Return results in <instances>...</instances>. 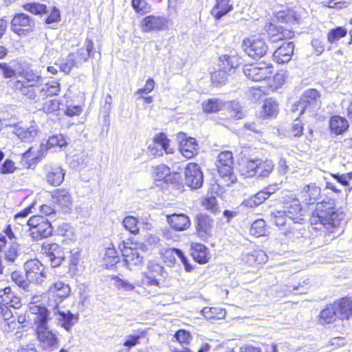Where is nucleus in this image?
Instances as JSON below:
<instances>
[{
    "instance_id": "nucleus-1",
    "label": "nucleus",
    "mask_w": 352,
    "mask_h": 352,
    "mask_svg": "<svg viewBox=\"0 0 352 352\" xmlns=\"http://www.w3.org/2000/svg\"><path fill=\"white\" fill-rule=\"evenodd\" d=\"M70 292L71 289L69 285L60 280L50 285L47 292L48 309L56 316L57 324L68 332L78 320V314L60 309V305L69 296Z\"/></svg>"
},
{
    "instance_id": "nucleus-2",
    "label": "nucleus",
    "mask_w": 352,
    "mask_h": 352,
    "mask_svg": "<svg viewBox=\"0 0 352 352\" xmlns=\"http://www.w3.org/2000/svg\"><path fill=\"white\" fill-rule=\"evenodd\" d=\"M344 214L338 212L329 202L317 203L310 218L312 230L332 234L340 230L339 227L344 219Z\"/></svg>"
},
{
    "instance_id": "nucleus-3",
    "label": "nucleus",
    "mask_w": 352,
    "mask_h": 352,
    "mask_svg": "<svg viewBox=\"0 0 352 352\" xmlns=\"http://www.w3.org/2000/svg\"><path fill=\"white\" fill-rule=\"evenodd\" d=\"M29 311L34 316L32 320L36 325L37 338L42 347L46 351L57 348L58 342L56 335L47 325L50 319L49 309L45 306L32 302L29 304Z\"/></svg>"
},
{
    "instance_id": "nucleus-4",
    "label": "nucleus",
    "mask_w": 352,
    "mask_h": 352,
    "mask_svg": "<svg viewBox=\"0 0 352 352\" xmlns=\"http://www.w3.org/2000/svg\"><path fill=\"white\" fill-rule=\"evenodd\" d=\"M320 104V94L316 89H309L305 90L300 100L294 104L292 111H300L302 114L306 111H314L318 108Z\"/></svg>"
},
{
    "instance_id": "nucleus-5",
    "label": "nucleus",
    "mask_w": 352,
    "mask_h": 352,
    "mask_svg": "<svg viewBox=\"0 0 352 352\" xmlns=\"http://www.w3.org/2000/svg\"><path fill=\"white\" fill-rule=\"evenodd\" d=\"M243 47L245 53L252 58L256 60L265 56L269 47L265 39L260 36H254L243 41Z\"/></svg>"
},
{
    "instance_id": "nucleus-6",
    "label": "nucleus",
    "mask_w": 352,
    "mask_h": 352,
    "mask_svg": "<svg viewBox=\"0 0 352 352\" xmlns=\"http://www.w3.org/2000/svg\"><path fill=\"white\" fill-rule=\"evenodd\" d=\"M283 210L289 221L302 224L304 221L303 210L299 200L294 195L285 196L283 201Z\"/></svg>"
},
{
    "instance_id": "nucleus-7",
    "label": "nucleus",
    "mask_w": 352,
    "mask_h": 352,
    "mask_svg": "<svg viewBox=\"0 0 352 352\" xmlns=\"http://www.w3.org/2000/svg\"><path fill=\"white\" fill-rule=\"evenodd\" d=\"M233 155L228 151H223L218 155L217 167L220 176L227 179L228 182H234L236 179L233 173Z\"/></svg>"
},
{
    "instance_id": "nucleus-8",
    "label": "nucleus",
    "mask_w": 352,
    "mask_h": 352,
    "mask_svg": "<svg viewBox=\"0 0 352 352\" xmlns=\"http://www.w3.org/2000/svg\"><path fill=\"white\" fill-rule=\"evenodd\" d=\"M243 73L248 78L253 81H261L271 77L273 67L270 63H259L254 65H245Z\"/></svg>"
},
{
    "instance_id": "nucleus-9",
    "label": "nucleus",
    "mask_w": 352,
    "mask_h": 352,
    "mask_svg": "<svg viewBox=\"0 0 352 352\" xmlns=\"http://www.w3.org/2000/svg\"><path fill=\"white\" fill-rule=\"evenodd\" d=\"M34 20L23 13L16 14L11 21L12 30L20 36L27 35L33 30Z\"/></svg>"
},
{
    "instance_id": "nucleus-10",
    "label": "nucleus",
    "mask_w": 352,
    "mask_h": 352,
    "mask_svg": "<svg viewBox=\"0 0 352 352\" xmlns=\"http://www.w3.org/2000/svg\"><path fill=\"white\" fill-rule=\"evenodd\" d=\"M204 182L200 166L195 163H189L185 169V183L192 189L199 188Z\"/></svg>"
},
{
    "instance_id": "nucleus-11",
    "label": "nucleus",
    "mask_w": 352,
    "mask_h": 352,
    "mask_svg": "<svg viewBox=\"0 0 352 352\" xmlns=\"http://www.w3.org/2000/svg\"><path fill=\"white\" fill-rule=\"evenodd\" d=\"M42 251L52 267L60 266L65 259V253L63 248L56 243L43 244Z\"/></svg>"
},
{
    "instance_id": "nucleus-12",
    "label": "nucleus",
    "mask_w": 352,
    "mask_h": 352,
    "mask_svg": "<svg viewBox=\"0 0 352 352\" xmlns=\"http://www.w3.org/2000/svg\"><path fill=\"white\" fill-rule=\"evenodd\" d=\"M24 270L29 281L41 283L45 277L44 266L36 259L26 261L24 264Z\"/></svg>"
},
{
    "instance_id": "nucleus-13",
    "label": "nucleus",
    "mask_w": 352,
    "mask_h": 352,
    "mask_svg": "<svg viewBox=\"0 0 352 352\" xmlns=\"http://www.w3.org/2000/svg\"><path fill=\"white\" fill-rule=\"evenodd\" d=\"M45 179L53 186H60L64 181L65 170L56 164H50L45 167Z\"/></svg>"
},
{
    "instance_id": "nucleus-14",
    "label": "nucleus",
    "mask_w": 352,
    "mask_h": 352,
    "mask_svg": "<svg viewBox=\"0 0 352 352\" xmlns=\"http://www.w3.org/2000/svg\"><path fill=\"white\" fill-rule=\"evenodd\" d=\"M52 201L57 204L64 212H69L72 209L73 201L69 192L65 188H58L51 193Z\"/></svg>"
},
{
    "instance_id": "nucleus-15",
    "label": "nucleus",
    "mask_w": 352,
    "mask_h": 352,
    "mask_svg": "<svg viewBox=\"0 0 352 352\" xmlns=\"http://www.w3.org/2000/svg\"><path fill=\"white\" fill-rule=\"evenodd\" d=\"M124 261L129 269L133 266H138L142 263L144 259V252L138 248L124 246L122 250Z\"/></svg>"
},
{
    "instance_id": "nucleus-16",
    "label": "nucleus",
    "mask_w": 352,
    "mask_h": 352,
    "mask_svg": "<svg viewBox=\"0 0 352 352\" xmlns=\"http://www.w3.org/2000/svg\"><path fill=\"white\" fill-rule=\"evenodd\" d=\"M265 30L268 34L269 39L273 43L285 38H291L294 36V32L283 29L282 27L277 26L271 22L265 23Z\"/></svg>"
},
{
    "instance_id": "nucleus-17",
    "label": "nucleus",
    "mask_w": 352,
    "mask_h": 352,
    "mask_svg": "<svg viewBox=\"0 0 352 352\" xmlns=\"http://www.w3.org/2000/svg\"><path fill=\"white\" fill-rule=\"evenodd\" d=\"M177 138L180 140L179 151L184 157L191 159L197 154L198 145L195 138H186L185 133L178 134Z\"/></svg>"
},
{
    "instance_id": "nucleus-18",
    "label": "nucleus",
    "mask_w": 352,
    "mask_h": 352,
    "mask_svg": "<svg viewBox=\"0 0 352 352\" xmlns=\"http://www.w3.org/2000/svg\"><path fill=\"white\" fill-rule=\"evenodd\" d=\"M337 318L340 320L349 319L352 316V298L350 297L342 298L335 300L331 304Z\"/></svg>"
},
{
    "instance_id": "nucleus-19",
    "label": "nucleus",
    "mask_w": 352,
    "mask_h": 352,
    "mask_svg": "<svg viewBox=\"0 0 352 352\" xmlns=\"http://www.w3.org/2000/svg\"><path fill=\"white\" fill-rule=\"evenodd\" d=\"M170 140L163 133L156 134L153 138V144H150L148 148L151 151L156 150L153 154L155 155H162L164 151L166 154L174 153V149L169 146Z\"/></svg>"
},
{
    "instance_id": "nucleus-20",
    "label": "nucleus",
    "mask_w": 352,
    "mask_h": 352,
    "mask_svg": "<svg viewBox=\"0 0 352 352\" xmlns=\"http://www.w3.org/2000/svg\"><path fill=\"white\" fill-rule=\"evenodd\" d=\"M74 55L77 63L80 66L86 63L90 57H93L95 54L94 50V42L89 38L85 40L83 45L78 48L76 52H72Z\"/></svg>"
},
{
    "instance_id": "nucleus-21",
    "label": "nucleus",
    "mask_w": 352,
    "mask_h": 352,
    "mask_svg": "<svg viewBox=\"0 0 352 352\" xmlns=\"http://www.w3.org/2000/svg\"><path fill=\"white\" fill-rule=\"evenodd\" d=\"M294 45L292 42L283 43L272 54L274 60L278 64L288 63L293 55Z\"/></svg>"
},
{
    "instance_id": "nucleus-22",
    "label": "nucleus",
    "mask_w": 352,
    "mask_h": 352,
    "mask_svg": "<svg viewBox=\"0 0 352 352\" xmlns=\"http://www.w3.org/2000/svg\"><path fill=\"white\" fill-rule=\"evenodd\" d=\"M197 231L198 235L203 240H206L212 234L213 221L208 215L199 214L197 217Z\"/></svg>"
},
{
    "instance_id": "nucleus-23",
    "label": "nucleus",
    "mask_w": 352,
    "mask_h": 352,
    "mask_svg": "<svg viewBox=\"0 0 352 352\" xmlns=\"http://www.w3.org/2000/svg\"><path fill=\"white\" fill-rule=\"evenodd\" d=\"M320 188L315 183L307 184L301 190V198L307 204H315L320 197Z\"/></svg>"
},
{
    "instance_id": "nucleus-24",
    "label": "nucleus",
    "mask_w": 352,
    "mask_h": 352,
    "mask_svg": "<svg viewBox=\"0 0 352 352\" xmlns=\"http://www.w3.org/2000/svg\"><path fill=\"white\" fill-rule=\"evenodd\" d=\"M36 84H24L20 80H16L14 84L15 90L19 91L22 95L28 98L34 100L35 102H40Z\"/></svg>"
},
{
    "instance_id": "nucleus-25",
    "label": "nucleus",
    "mask_w": 352,
    "mask_h": 352,
    "mask_svg": "<svg viewBox=\"0 0 352 352\" xmlns=\"http://www.w3.org/2000/svg\"><path fill=\"white\" fill-rule=\"evenodd\" d=\"M167 221L170 227L177 231H183L190 226V221L185 214H172L167 216Z\"/></svg>"
},
{
    "instance_id": "nucleus-26",
    "label": "nucleus",
    "mask_w": 352,
    "mask_h": 352,
    "mask_svg": "<svg viewBox=\"0 0 352 352\" xmlns=\"http://www.w3.org/2000/svg\"><path fill=\"white\" fill-rule=\"evenodd\" d=\"M190 247L191 256L196 262L204 264L208 261L209 252L204 245L199 243H192Z\"/></svg>"
},
{
    "instance_id": "nucleus-27",
    "label": "nucleus",
    "mask_w": 352,
    "mask_h": 352,
    "mask_svg": "<svg viewBox=\"0 0 352 352\" xmlns=\"http://www.w3.org/2000/svg\"><path fill=\"white\" fill-rule=\"evenodd\" d=\"M52 232L53 228L50 222L48 219L44 218L42 223H40L36 228L31 230L30 235L34 240L38 241L50 236L52 235Z\"/></svg>"
},
{
    "instance_id": "nucleus-28",
    "label": "nucleus",
    "mask_w": 352,
    "mask_h": 352,
    "mask_svg": "<svg viewBox=\"0 0 352 352\" xmlns=\"http://www.w3.org/2000/svg\"><path fill=\"white\" fill-rule=\"evenodd\" d=\"M166 20L163 17L148 16L142 21L144 32H150L162 30L165 25Z\"/></svg>"
},
{
    "instance_id": "nucleus-29",
    "label": "nucleus",
    "mask_w": 352,
    "mask_h": 352,
    "mask_svg": "<svg viewBox=\"0 0 352 352\" xmlns=\"http://www.w3.org/2000/svg\"><path fill=\"white\" fill-rule=\"evenodd\" d=\"M60 84L56 81L49 82L37 88L40 101L47 97L58 95L60 92Z\"/></svg>"
},
{
    "instance_id": "nucleus-30",
    "label": "nucleus",
    "mask_w": 352,
    "mask_h": 352,
    "mask_svg": "<svg viewBox=\"0 0 352 352\" xmlns=\"http://www.w3.org/2000/svg\"><path fill=\"white\" fill-rule=\"evenodd\" d=\"M242 260L249 265H254L265 263L267 256L263 250H256L243 254Z\"/></svg>"
},
{
    "instance_id": "nucleus-31",
    "label": "nucleus",
    "mask_w": 352,
    "mask_h": 352,
    "mask_svg": "<svg viewBox=\"0 0 352 352\" xmlns=\"http://www.w3.org/2000/svg\"><path fill=\"white\" fill-rule=\"evenodd\" d=\"M2 304L3 305L19 309L21 306V302L19 297L14 295L10 287L3 289V294L1 295Z\"/></svg>"
},
{
    "instance_id": "nucleus-32",
    "label": "nucleus",
    "mask_w": 352,
    "mask_h": 352,
    "mask_svg": "<svg viewBox=\"0 0 352 352\" xmlns=\"http://www.w3.org/2000/svg\"><path fill=\"white\" fill-rule=\"evenodd\" d=\"M331 131L336 135L343 133L349 128L346 119L339 116H332L329 121Z\"/></svg>"
},
{
    "instance_id": "nucleus-33",
    "label": "nucleus",
    "mask_w": 352,
    "mask_h": 352,
    "mask_svg": "<svg viewBox=\"0 0 352 352\" xmlns=\"http://www.w3.org/2000/svg\"><path fill=\"white\" fill-rule=\"evenodd\" d=\"M239 65V62L236 56L225 54L219 58L218 69L225 70L228 74L232 69L237 67Z\"/></svg>"
},
{
    "instance_id": "nucleus-34",
    "label": "nucleus",
    "mask_w": 352,
    "mask_h": 352,
    "mask_svg": "<svg viewBox=\"0 0 352 352\" xmlns=\"http://www.w3.org/2000/svg\"><path fill=\"white\" fill-rule=\"evenodd\" d=\"M257 164L256 176L258 178L268 177L274 169V164L271 160H263L258 158Z\"/></svg>"
},
{
    "instance_id": "nucleus-35",
    "label": "nucleus",
    "mask_w": 352,
    "mask_h": 352,
    "mask_svg": "<svg viewBox=\"0 0 352 352\" xmlns=\"http://www.w3.org/2000/svg\"><path fill=\"white\" fill-rule=\"evenodd\" d=\"M232 9L230 0H216V4L211 11L212 15L216 19H220Z\"/></svg>"
},
{
    "instance_id": "nucleus-36",
    "label": "nucleus",
    "mask_w": 352,
    "mask_h": 352,
    "mask_svg": "<svg viewBox=\"0 0 352 352\" xmlns=\"http://www.w3.org/2000/svg\"><path fill=\"white\" fill-rule=\"evenodd\" d=\"M258 158L254 160H245L240 164V172L242 175L252 177L256 175Z\"/></svg>"
},
{
    "instance_id": "nucleus-37",
    "label": "nucleus",
    "mask_w": 352,
    "mask_h": 352,
    "mask_svg": "<svg viewBox=\"0 0 352 352\" xmlns=\"http://www.w3.org/2000/svg\"><path fill=\"white\" fill-rule=\"evenodd\" d=\"M225 102L218 98H210L204 100L202 104V109L204 112L206 113H217L219 111L223 110L224 108Z\"/></svg>"
},
{
    "instance_id": "nucleus-38",
    "label": "nucleus",
    "mask_w": 352,
    "mask_h": 352,
    "mask_svg": "<svg viewBox=\"0 0 352 352\" xmlns=\"http://www.w3.org/2000/svg\"><path fill=\"white\" fill-rule=\"evenodd\" d=\"M177 257L180 261L185 266V269L187 272H190L192 267L191 265L188 264V261L187 258L185 256L182 250L177 248H170L166 250L165 252V258H170V262L173 263L175 260V257Z\"/></svg>"
},
{
    "instance_id": "nucleus-39",
    "label": "nucleus",
    "mask_w": 352,
    "mask_h": 352,
    "mask_svg": "<svg viewBox=\"0 0 352 352\" xmlns=\"http://www.w3.org/2000/svg\"><path fill=\"white\" fill-rule=\"evenodd\" d=\"M67 146L66 138L63 134H56L50 137L47 142V149H53L54 151L60 150Z\"/></svg>"
},
{
    "instance_id": "nucleus-40",
    "label": "nucleus",
    "mask_w": 352,
    "mask_h": 352,
    "mask_svg": "<svg viewBox=\"0 0 352 352\" xmlns=\"http://www.w3.org/2000/svg\"><path fill=\"white\" fill-rule=\"evenodd\" d=\"M277 19L278 21L294 25L299 23L300 17L293 10H281L277 13Z\"/></svg>"
},
{
    "instance_id": "nucleus-41",
    "label": "nucleus",
    "mask_w": 352,
    "mask_h": 352,
    "mask_svg": "<svg viewBox=\"0 0 352 352\" xmlns=\"http://www.w3.org/2000/svg\"><path fill=\"white\" fill-rule=\"evenodd\" d=\"M338 318L335 310L331 304L327 305L326 307L322 309L319 316V322L320 324H331Z\"/></svg>"
},
{
    "instance_id": "nucleus-42",
    "label": "nucleus",
    "mask_w": 352,
    "mask_h": 352,
    "mask_svg": "<svg viewBox=\"0 0 352 352\" xmlns=\"http://www.w3.org/2000/svg\"><path fill=\"white\" fill-rule=\"evenodd\" d=\"M19 76L23 78V80H19L24 82V84H37L41 80L39 74L30 68L23 69L21 71Z\"/></svg>"
},
{
    "instance_id": "nucleus-43",
    "label": "nucleus",
    "mask_w": 352,
    "mask_h": 352,
    "mask_svg": "<svg viewBox=\"0 0 352 352\" xmlns=\"http://www.w3.org/2000/svg\"><path fill=\"white\" fill-rule=\"evenodd\" d=\"M270 221L274 223L278 227L285 226L290 224V221L284 210H275L272 212L269 216Z\"/></svg>"
},
{
    "instance_id": "nucleus-44",
    "label": "nucleus",
    "mask_w": 352,
    "mask_h": 352,
    "mask_svg": "<svg viewBox=\"0 0 352 352\" xmlns=\"http://www.w3.org/2000/svg\"><path fill=\"white\" fill-rule=\"evenodd\" d=\"M223 110H227L230 117L236 120L241 119L244 116L241 105L239 102L235 101L225 102Z\"/></svg>"
},
{
    "instance_id": "nucleus-45",
    "label": "nucleus",
    "mask_w": 352,
    "mask_h": 352,
    "mask_svg": "<svg viewBox=\"0 0 352 352\" xmlns=\"http://www.w3.org/2000/svg\"><path fill=\"white\" fill-rule=\"evenodd\" d=\"M58 66L62 72L69 74L73 67H78L79 65L77 63L74 55L72 53H69L65 58L60 61Z\"/></svg>"
},
{
    "instance_id": "nucleus-46",
    "label": "nucleus",
    "mask_w": 352,
    "mask_h": 352,
    "mask_svg": "<svg viewBox=\"0 0 352 352\" xmlns=\"http://www.w3.org/2000/svg\"><path fill=\"white\" fill-rule=\"evenodd\" d=\"M201 314L208 320L221 319L225 317L226 311L218 307H205Z\"/></svg>"
},
{
    "instance_id": "nucleus-47",
    "label": "nucleus",
    "mask_w": 352,
    "mask_h": 352,
    "mask_svg": "<svg viewBox=\"0 0 352 352\" xmlns=\"http://www.w3.org/2000/svg\"><path fill=\"white\" fill-rule=\"evenodd\" d=\"M347 34V30L343 27H337L331 29L327 34V41L329 43H335Z\"/></svg>"
},
{
    "instance_id": "nucleus-48",
    "label": "nucleus",
    "mask_w": 352,
    "mask_h": 352,
    "mask_svg": "<svg viewBox=\"0 0 352 352\" xmlns=\"http://www.w3.org/2000/svg\"><path fill=\"white\" fill-rule=\"evenodd\" d=\"M278 104L272 98L267 99L263 105V113L264 117H272L277 114Z\"/></svg>"
},
{
    "instance_id": "nucleus-49",
    "label": "nucleus",
    "mask_w": 352,
    "mask_h": 352,
    "mask_svg": "<svg viewBox=\"0 0 352 352\" xmlns=\"http://www.w3.org/2000/svg\"><path fill=\"white\" fill-rule=\"evenodd\" d=\"M37 135L36 129L32 126L27 129H21L18 130V137L24 142H30Z\"/></svg>"
},
{
    "instance_id": "nucleus-50",
    "label": "nucleus",
    "mask_w": 352,
    "mask_h": 352,
    "mask_svg": "<svg viewBox=\"0 0 352 352\" xmlns=\"http://www.w3.org/2000/svg\"><path fill=\"white\" fill-rule=\"evenodd\" d=\"M114 280V285L119 290L130 292L135 289V285L127 280L114 276L112 278Z\"/></svg>"
},
{
    "instance_id": "nucleus-51",
    "label": "nucleus",
    "mask_w": 352,
    "mask_h": 352,
    "mask_svg": "<svg viewBox=\"0 0 352 352\" xmlns=\"http://www.w3.org/2000/svg\"><path fill=\"white\" fill-rule=\"evenodd\" d=\"M138 223V219L132 216L126 217L122 221L124 228L133 234H136L139 232Z\"/></svg>"
},
{
    "instance_id": "nucleus-52",
    "label": "nucleus",
    "mask_w": 352,
    "mask_h": 352,
    "mask_svg": "<svg viewBox=\"0 0 352 352\" xmlns=\"http://www.w3.org/2000/svg\"><path fill=\"white\" fill-rule=\"evenodd\" d=\"M24 9L34 14H41L47 12V6L44 4L34 2L24 5Z\"/></svg>"
},
{
    "instance_id": "nucleus-53",
    "label": "nucleus",
    "mask_w": 352,
    "mask_h": 352,
    "mask_svg": "<svg viewBox=\"0 0 352 352\" xmlns=\"http://www.w3.org/2000/svg\"><path fill=\"white\" fill-rule=\"evenodd\" d=\"M250 233L256 236H263L265 234V221L263 219L256 220L251 226Z\"/></svg>"
},
{
    "instance_id": "nucleus-54",
    "label": "nucleus",
    "mask_w": 352,
    "mask_h": 352,
    "mask_svg": "<svg viewBox=\"0 0 352 352\" xmlns=\"http://www.w3.org/2000/svg\"><path fill=\"white\" fill-rule=\"evenodd\" d=\"M228 74L225 70L219 69L212 74V84L215 86L223 85L227 81Z\"/></svg>"
},
{
    "instance_id": "nucleus-55",
    "label": "nucleus",
    "mask_w": 352,
    "mask_h": 352,
    "mask_svg": "<svg viewBox=\"0 0 352 352\" xmlns=\"http://www.w3.org/2000/svg\"><path fill=\"white\" fill-rule=\"evenodd\" d=\"M60 102L57 99H52L45 101L43 104V107L41 109L45 113H51L55 111H57L60 108Z\"/></svg>"
},
{
    "instance_id": "nucleus-56",
    "label": "nucleus",
    "mask_w": 352,
    "mask_h": 352,
    "mask_svg": "<svg viewBox=\"0 0 352 352\" xmlns=\"http://www.w3.org/2000/svg\"><path fill=\"white\" fill-rule=\"evenodd\" d=\"M37 204L33 203L30 206L25 208L22 210L21 212H18L14 215V218L16 221H19V223H22L23 221L28 215L30 213L35 212L36 210Z\"/></svg>"
},
{
    "instance_id": "nucleus-57",
    "label": "nucleus",
    "mask_w": 352,
    "mask_h": 352,
    "mask_svg": "<svg viewBox=\"0 0 352 352\" xmlns=\"http://www.w3.org/2000/svg\"><path fill=\"white\" fill-rule=\"evenodd\" d=\"M153 174L156 179L162 180L170 174V168L164 164H161L155 168Z\"/></svg>"
},
{
    "instance_id": "nucleus-58",
    "label": "nucleus",
    "mask_w": 352,
    "mask_h": 352,
    "mask_svg": "<svg viewBox=\"0 0 352 352\" xmlns=\"http://www.w3.org/2000/svg\"><path fill=\"white\" fill-rule=\"evenodd\" d=\"M18 251L19 245L15 243H12L6 252V259L10 262H14L18 256Z\"/></svg>"
},
{
    "instance_id": "nucleus-59",
    "label": "nucleus",
    "mask_w": 352,
    "mask_h": 352,
    "mask_svg": "<svg viewBox=\"0 0 352 352\" xmlns=\"http://www.w3.org/2000/svg\"><path fill=\"white\" fill-rule=\"evenodd\" d=\"M12 280L20 287L25 289L28 287V283L19 272L14 271L11 274Z\"/></svg>"
},
{
    "instance_id": "nucleus-60",
    "label": "nucleus",
    "mask_w": 352,
    "mask_h": 352,
    "mask_svg": "<svg viewBox=\"0 0 352 352\" xmlns=\"http://www.w3.org/2000/svg\"><path fill=\"white\" fill-rule=\"evenodd\" d=\"M175 338L181 344H188L191 339V336L188 331L179 329L175 334Z\"/></svg>"
},
{
    "instance_id": "nucleus-61",
    "label": "nucleus",
    "mask_w": 352,
    "mask_h": 352,
    "mask_svg": "<svg viewBox=\"0 0 352 352\" xmlns=\"http://www.w3.org/2000/svg\"><path fill=\"white\" fill-rule=\"evenodd\" d=\"M203 206L208 210L214 212L217 210V201L215 197H206L202 201Z\"/></svg>"
},
{
    "instance_id": "nucleus-62",
    "label": "nucleus",
    "mask_w": 352,
    "mask_h": 352,
    "mask_svg": "<svg viewBox=\"0 0 352 352\" xmlns=\"http://www.w3.org/2000/svg\"><path fill=\"white\" fill-rule=\"evenodd\" d=\"M105 259L109 260V264L113 265L119 261V257L117 252L113 248H108L105 253Z\"/></svg>"
},
{
    "instance_id": "nucleus-63",
    "label": "nucleus",
    "mask_w": 352,
    "mask_h": 352,
    "mask_svg": "<svg viewBox=\"0 0 352 352\" xmlns=\"http://www.w3.org/2000/svg\"><path fill=\"white\" fill-rule=\"evenodd\" d=\"M155 85V83L154 80L153 78H149L147 80L145 86L142 89H139L135 92V94L140 95V96L142 94H147L153 90Z\"/></svg>"
},
{
    "instance_id": "nucleus-64",
    "label": "nucleus",
    "mask_w": 352,
    "mask_h": 352,
    "mask_svg": "<svg viewBox=\"0 0 352 352\" xmlns=\"http://www.w3.org/2000/svg\"><path fill=\"white\" fill-rule=\"evenodd\" d=\"M148 274H155L156 276H162L164 273V267L160 264L155 263H150L148 266Z\"/></svg>"
}]
</instances>
